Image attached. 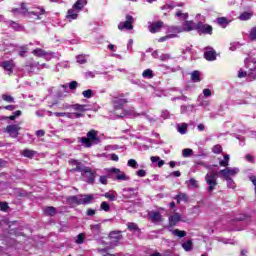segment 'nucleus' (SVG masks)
<instances>
[{
	"instance_id": "f257e3e1",
	"label": "nucleus",
	"mask_w": 256,
	"mask_h": 256,
	"mask_svg": "<svg viewBox=\"0 0 256 256\" xmlns=\"http://www.w3.org/2000/svg\"><path fill=\"white\" fill-rule=\"evenodd\" d=\"M129 101L125 98H120V97H114L112 100V105L114 107V114L116 117H127L129 115H133V110L131 109H125V105H127Z\"/></svg>"
},
{
	"instance_id": "f03ea898",
	"label": "nucleus",
	"mask_w": 256,
	"mask_h": 256,
	"mask_svg": "<svg viewBox=\"0 0 256 256\" xmlns=\"http://www.w3.org/2000/svg\"><path fill=\"white\" fill-rule=\"evenodd\" d=\"M78 139L85 149H91L93 145H99L101 143V138H99L98 132L95 129L88 131L86 137H80Z\"/></svg>"
},
{
	"instance_id": "7ed1b4c3",
	"label": "nucleus",
	"mask_w": 256,
	"mask_h": 256,
	"mask_svg": "<svg viewBox=\"0 0 256 256\" xmlns=\"http://www.w3.org/2000/svg\"><path fill=\"white\" fill-rule=\"evenodd\" d=\"M95 197L93 194H79L74 196H69L67 198L68 203H74L75 205H91Z\"/></svg>"
},
{
	"instance_id": "20e7f679",
	"label": "nucleus",
	"mask_w": 256,
	"mask_h": 256,
	"mask_svg": "<svg viewBox=\"0 0 256 256\" xmlns=\"http://www.w3.org/2000/svg\"><path fill=\"white\" fill-rule=\"evenodd\" d=\"M81 176L84 177L85 182L88 183V185L95 184V177H97V171L92 170L89 166H84Z\"/></svg>"
},
{
	"instance_id": "39448f33",
	"label": "nucleus",
	"mask_w": 256,
	"mask_h": 256,
	"mask_svg": "<svg viewBox=\"0 0 256 256\" xmlns=\"http://www.w3.org/2000/svg\"><path fill=\"white\" fill-rule=\"evenodd\" d=\"M194 29L199 35H213V26L203 22L196 23Z\"/></svg>"
},
{
	"instance_id": "423d86ee",
	"label": "nucleus",
	"mask_w": 256,
	"mask_h": 256,
	"mask_svg": "<svg viewBox=\"0 0 256 256\" xmlns=\"http://www.w3.org/2000/svg\"><path fill=\"white\" fill-rule=\"evenodd\" d=\"M19 131H21V126L19 124H11L4 129V133H8L12 139H17V137H19Z\"/></svg>"
},
{
	"instance_id": "0eeeda50",
	"label": "nucleus",
	"mask_w": 256,
	"mask_h": 256,
	"mask_svg": "<svg viewBox=\"0 0 256 256\" xmlns=\"http://www.w3.org/2000/svg\"><path fill=\"white\" fill-rule=\"evenodd\" d=\"M205 181L209 185L208 192L211 193L217 187V173L206 174Z\"/></svg>"
},
{
	"instance_id": "6e6552de",
	"label": "nucleus",
	"mask_w": 256,
	"mask_h": 256,
	"mask_svg": "<svg viewBox=\"0 0 256 256\" xmlns=\"http://www.w3.org/2000/svg\"><path fill=\"white\" fill-rule=\"evenodd\" d=\"M134 21H135V19L133 18V16L127 14L126 21L120 22L118 24L119 31H123V29H126L127 31L133 30V22Z\"/></svg>"
},
{
	"instance_id": "1a4fd4ad",
	"label": "nucleus",
	"mask_w": 256,
	"mask_h": 256,
	"mask_svg": "<svg viewBox=\"0 0 256 256\" xmlns=\"http://www.w3.org/2000/svg\"><path fill=\"white\" fill-rule=\"evenodd\" d=\"M69 165H71L70 173H81L85 166L82 164L81 161L76 159H70Z\"/></svg>"
},
{
	"instance_id": "9d476101",
	"label": "nucleus",
	"mask_w": 256,
	"mask_h": 256,
	"mask_svg": "<svg viewBox=\"0 0 256 256\" xmlns=\"http://www.w3.org/2000/svg\"><path fill=\"white\" fill-rule=\"evenodd\" d=\"M108 173H115L116 176L114 179H116V181H129V176L124 172H121V169L119 168H110L108 169Z\"/></svg>"
},
{
	"instance_id": "9b49d317",
	"label": "nucleus",
	"mask_w": 256,
	"mask_h": 256,
	"mask_svg": "<svg viewBox=\"0 0 256 256\" xmlns=\"http://www.w3.org/2000/svg\"><path fill=\"white\" fill-rule=\"evenodd\" d=\"M11 13H13V15H23L24 17H26L27 13H29L27 3L22 2L20 8H13L11 10Z\"/></svg>"
},
{
	"instance_id": "f8f14e48",
	"label": "nucleus",
	"mask_w": 256,
	"mask_h": 256,
	"mask_svg": "<svg viewBox=\"0 0 256 256\" xmlns=\"http://www.w3.org/2000/svg\"><path fill=\"white\" fill-rule=\"evenodd\" d=\"M0 67H2L4 71H7L8 75H12L13 69H15V62L13 60H6L1 62Z\"/></svg>"
},
{
	"instance_id": "ddd939ff",
	"label": "nucleus",
	"mask_w": 256,
	"mask_h": 256,
	"mask_svg": "<svg viewBox=\"0 0 256 256\" xmlns=\"http://www.w3.org/2000/svg\"><path fill=\"white\" fill-rule=\"evenodd\" d=\"M27 15L31 17V15H34L35 19L39 21L41 19V15H45V9L42 7H38L33 11H28Z\"/></svg>"
},
{
	"instance_id": "4468645a",
	"label": "nucleus",
	"mask_w": 256,
	"mask_h": 256,
	"mask_svg": "<svg viewBox=\"0 0 256 256\" xmlns=\"http://www.w3.org/2000/svg\"><path fill=\"white\" fill-rule=\"evenodd\" d=\"M168 221H169V227H175L177 223H180L181 221V214L177 212L174 213L173 215L169 216Z\"/></svg>"
},
{
	"instance_id": "2eb2a0df",
	"label": "nucleus",
	"mask_w": 256,
	"mask_h": 256,
	"mask_svg": "<svg viewBox=\"0 0 256 256\" xmlns=\"http://www.w3.org/2000/svg\"><path fill=\"white\" fill-rule=\"evenodd\" d=\"M163 29V21L154 22L149 26L150 33H159Z\"/></svg>"
},
{
	"instance_id": "dca6fc26",
	"label": "nucleus",
	"mask_w": 256,
	"mask_h": 256,
	"mask_svg": "<svg viewBox=\"0 0 256 256\" xmlns=\"http://www.w3.org/2000/svg\"><path fill=\"white\" fill-rule=\"evenodd\" d=\"M43 213L46 217H55V215H57V208L53 206H46L43 208Z\"/></svg>"
},
{
	"instance_id": "f3484780",
	"label": "nucleus",
	"mask_w": 256,
	"mask_h": 256,
	"mask_svg": "<svg viewBox=\"0 0 256 256\" xmlns=\"http://www.w3.org/2000/svg\"><path fill=\"white\" fill-rule=\"evenodd\" d=\"M85 107L86 105H83V104H72V105H65L64 109H73L74 111H80V113H85V111H87Z\"/></svg>"
},
{
	"instance_id": "a211bd4d",
	"label": "nucleus",
	"mask_w": 256,
	"mask_h": 256,
	"mask_svg": "<svg viewBox=\"0 0 256 256\" xmlns=\"http://www.w3.org/2000/svg\"><path fill=\"white\" fill-rule=\"evenodd\" d=\"M127 229L128 231H133L134 233L141 235V228H139V225H137L135 222H128Z\"/></svg>"
},
{
	"instance_id": "6ab92c4d",
	"label": "nucleus",
	"mask_w": 256,
	"mask_h": 256,
	"mask_svg": "<svg viewBox=\"0 0 256 256\" xmlns=\"http://www.w3.org/2000/svg\"><path fill=\"white\" fill-rule=\"evenodd\" d=\"M204 59H206V61H215L217 59V52H215V50L204 52Z\"/></svg>"
},
{
	"instance_id": "aec40b11",
	"label": "nucleus",
	"mask_w": 256,
	"mask_h": 256,
	"mask_svg": "<svg viewBox=\"0 0 256 256\" xmlns=\"http://www.w3.org/2000/svg\"><path fill=\"white\" fill-rule=\"evenodd\" d=\"M150 219L152 223H161L163 216H161L160 212L155 211L150 214Z\"/></svg>"
},
{
	"instance_id": "412c9836",
	"label": "nucleus",
	"mask_w": 256,
	"mask_h": 256,
	"mask_svg": "<svg viewBox=\"0 0 256 256\" xmlns=\"http://www.w3.org/2000/svg\"><path fill=\"white\" fill-rule=\"evenodd\" d=\"M36 154H37V152L35 150H31V149H24L22 151L23 157H27L28 159H33Z\"/></svg>"
},
{
	"instance_id": "4be33fe9",
	"label": "nucleus",
	"mask_w": 256,
	"mask_h": 256,
	"mask_svg": "<svg viewBox=\"0 0 256 256\" xmlns=\"http://www.w3.org/2000/svg\"><path fill=\"white\" fill-rule=\"evenodd\" d=\"M85 5H87V0H77L73 5V9H76L77 11H81V9L85 7Z\"/></svg>"
},
{
	"instance_id": "5701e85b",
	"label": "nucleus",
	"mask_w": 256,
	"mask_h": 256,
	"mask_svg": "<svg viewBox=\"0 0 256 256\" xmlns=\"http://www.w3.org/2000/svg\"><path fill=\"white\" fill-rule=\"evenodd\" d=\"M218 25H220V27H223V29H225V27H227L229 25V20L227 19V17H219L216 19Z\"/></svg>"
},
{
	"instance_id": "b1692460",
	"label": "nucleus",
	"mask_w": 256,
	"mask_h": 256,
	"mask_svg": "<svg viewBox=\"0 0 256 256\" xmlns=\"http://www.w3.org/2000/svg\"><path fill=\"white\" fill-rule=\"evenodd\" d=\"M32 53L35 55V57H47V51L41 48L34 49Z\"/></svg>"
},
{
	"instance_id": "393cba45",
	"label": "nucleus",
	"mask_w": 256,
	"mask_h": 256,
	"mask_svg": "<svg viewBox=\"0 0 256 256\" xmlns=\"http://www.w3.org/2000/svg\"><path fill=\"white\" fill-rule=\"evenodd\" d=\"M150 161L152 163H158V167L161 168L163 165H165V161L161 160L159 156H151Z\"/></svg>"
},
{
	"instance_id": "a878e982",
	"label": "nucleus",
	"mask_w": 256,
	"mask_h": 256,
	"mask_svg": "<svg viewBox=\"0 0 256 256\" xmlns=\"http://www.w3.org/2000/svg\"><path fill=\"white\" fill-rule=\"evenodd\" d=\"M191 81H193L194 83H199L201 82V76L198 70H195L192 72L191 74Z\"/></svg>"
},
{
	"instance_id": "bb28decb",
	"label": "nucleus",
	"mask_w": 256,
	"mask_h": 256,
	"mask_svg": "<svg viewBox=\"0 0 256 256\" xmlns=\"http://www.w3.org/2000/svg\"><path fill=\"white\" fill-rule=\"evenodd\" d=\"M66 17L69 19V21H73V20L77 19V17H79V14L75 13V10L69 9L67 11Z\"/></svg>"
},
{
	"instance_id": "cd10ccee",
	"label": "nucleus",
	"mask_w": 256,
	"mask_h": 256,
	"mask_svg": "<svg viewBox=\"0 0 256 256\" xmlns=\"http://www.w3.org/2000/svg\"><path fill=\"white\" fill-rule=\"evenodd\" d=\"M220 174L222 175V179L225 181H232L231 175L229 174V170H227V168L220 170Z\"/></svg>"
},
{
	"instance_id": "c85d7f7f",
	"label": "nucleus",
	"mask_w": 256,
	"mask_h": 256,
	"mask_svg": "<svg viewBox=\"0 0 256 256\" xmlns=\"http://www.w3.org/2000/svg\"><path fill=\"white\" fill-rule=\"evenodd\" d=\"M184 29L185 31H195V24L193 21H186L184 23Z\"/></svg>"
},
{
	"instance_id": "c756f323",
	"label": "nucleus",
	"mask_w": 256,
	"mask_h": 256,
	"mask_svg": "<svg viewBox=\"0 0 256 256\" xmlns=\"http://www.w3.org/2000/svg\"><path fill=\"white\" fill-rule=\"evenodd\" d=\"M172 234L175 235L176 237H180V239H182V237L187 236V232H185L184 230H179V229L173 230Z\"/></svg>"
},
{
	"instance_id": "7c9ffc66",
	"label": "nucleus",
	"mask_w": 256,
	"mask_h": 256,
	"mask_svg": "<svg viewBox=\"0 0 256 256\" xmlns=\"http://www.w3.org/2000/svg\"><path fill=\"white\" fill-rule=\"evenodd\" d=\"M184 251H191L193 249V241L187 240L185 243L182 244Z\"/></svg>"
},
{
	"instance_id": "2f4dec72",
	"label": "nucleus",
	"mask_w": 256,
	"mask_h": 256,
	"mask_svg": "<svg viewBox=\"0 0 256 256\" xmlns=\"http://www.w3.org/2000/svg\"><path fill=\"white\" fill-rule=\"evenodd\" d=\"M251 17H253V14H252V13L243 12V13L239 16V19H240V21H249V19H251Z\"/></svg>"
},
{
	"instance_id": "473e14b6",
	"label": "nucleus",
	"mask_w": 256,
	"mask_h": 256,
	"mask_svg": "<svg viewBox=\"0 0 256 256\" xmlns=\"http://www.w3.org/2000/svg\"><path fill=\"white\" fill-rule=\"evenodd\" d=\"M212 153L215 155H221V153H223V147H221L220 144L214 145L212 148Z\"/></svg>"
},
{
	"instance_id": "72a5a7b5",
	"label": "nucleus",
	"mask_w": 256,
	"mask_h": 256,
	"mask_svg": "<svg viewBox=\"0 0 256 256\" xmlns=\"http://www.w3.org/2000/svg\"><path fill=\"white\" fill-rule=\"evenodd\" d=\"M142 77H144V79H153V70L151 69L144 70L142 73Z\"/></svg>"
},
{
	"instance_id": "f704fd0d",
	"label": "nucleus",
	"mask_w": 256,
	"mask_h": 256,
	"mask_svg": "<svg viewBox=\"0 0 256 256\" xmlns=\"http://www.w3.org/2000/svg\"><path fill=\"white\" fill-rule=\"evenodd\" d=\"M220 167H229V154L224 155V159L219 162Z\"/></svg>"
},
{
	"instance_id": "c9c22d12",
	"label": "nucleus",
	"mask_w": 256,
	"mask_h": 256,
	"mask_svg": "<svg viewBox=\"0 0 256 256\" xmlns=\"http://www.w3.org/2000/svg\"><path fill=\"white\" fill-rule=\"evenodd\" d=\"M101 211H105L106 213H109L111 211V206L106 201H103L100 205Z\"/></svg>"
},
{
	"instance_id": "e433bc0d",
	"label": "nucleus",
	"mask_w": 256,
	"mask_h": 256,
	"mask_svg": "<svg viewBox=\"0 0 256 256\" xmlns=\"http://www.w3.org/2000/svg\"><path fill=\"white\" fill-rule=\"evenodd\" d=\"M21 110H17L13 113V115L7 116L5 119H9L10 121H15V119H17V117H21Z\"/></svg>"
},
{
	"instance_id": "4c0bfd02",
	"label": "nucleus",
	"mask_w": 256,
	"mask_h": 256,
	"mask_svg": "<svg viewBox=\"0 0 256 256\" xmlns=\"http://www.w3.org/2000/svg\"><path fill=\"white\" fill-rule=\"evenodd\" d=\"M39 65V62H35V60L33 58H30V60H28L26 62V67H30V69H33L35 67H37Z\"/></svg>"
},
{
	"instance_id": "58836bf2",
	"label": "nucleus",
	"mask_w": 256,
	"mask_h": 256,
	"mask_svg": "<svg viewBox=\"0 0 256 256\" xmlns=\"http://www.w3.org/2000/svg\"><path fill=\"white\" fill-rule=\"evenodd\" d=\"M9 26L14 29V31H19L21 29V25L13 20L9 21Z\"/></svg>"
},
{
	"instance_id": "ea45409f",
	"label": "nucleus",
	"mask_w": 256,
	"mask_h": 256,
	"mask_svg": "<svg viewBox=\"0 0 256 256\" xmlns=\"http://www.w3.org/2000/svg\"><path fill=\"white\" fill-rule=\"evenodd\" d=\"M2 99L3 101H6V103H15V98L11 95L3 94Z\"/></svg>"
},
{
	"instance_id": "a19ab883",
	"label": "nucleus",
	"mask_w": 256,
	"mask_h": 256,
	"mask_svg": "<svg viewBox=\"0 0 256 256\" xmlns=\"http://www.w3.org/2000/svg\"><path fill=\"white\" fill-rule=\"evenodd\" d=\"M187 127L188 125L186 123H183L181 126H178V131L181 135H185L187 133Z\"/></svg>"
},
{
	"instance_id": "79ce46f5",
	"label": "nucleus",
	"mask_w": 256,
	"mask_h": 256,
	"mask_svg": "<svg viewBox=\"0 0 256 256\" xmlns=\"http://www.w3.org/2000/svg\"><path fill=\"white\" fill-rule=\"evenodd\" d=\"M83 97H85L86 99H91V97H93V90L88 89V90H84L82 92Z\"/></svg>"
},
{
	"instance_id": "37998d69",
	"label": "nucleus",
	"mask_w": 256,
	"mask_h": 256,
	"mask_svg": "<svg viewBox=\"0 0 256 256\" xmlns=\"http://www.w3.org/2000/svg\"><path fill=\"white\" fill-rule=\"evenodd\" d=\"M29 51V47L27 45L21 46L20 51H19V56L20 57H25V54Z\"/></svg>"
},
{
	"instance_id": "c03bdc74",
	"label": "nucleus",
	"mask_w": 256,
	"mask_h": 256,
	"mask_svg": "<svg viewBox=\"0 0 256 256\" xmlns=\"http://www.w3.org/2000/svg\"><path fill=\"white\" fill-rule=\"evenodd\" d=\"M84 241H85V234L80 233V234L77 236V239H76L77 245L83 244Z\"/></svg>"
},
{
	"instance_id": "a18cd8bd",
	"label": "nucleus",
	"mask_w": 256,
	"mask_h": 256,
	"mask_svg": "<svg viewBox=\"0 0 256 256\" xmlns=\"http://www.w3.org/2000/svg\"><path fill=\"white\" fill-rule=\"evenodd\" d=\"M175 16L176 17H182L184 19V21H186V19L189 17V14L188 13H183V12H181V10H178L175 13Z\"/></svg>"
},
{
	"instance_id": "49530a36",
	"label": "nucleus",
	"mask_w": 256,
	"mask_h": 256,
	"mask_svg": "<svg viewBox=\"0 0 256 256\" xmlns=\"http://www.w3.org/2000/svg\"><path fill=\"white\" fill-rule=\"evenodd\" d=\"M193 155V149L186 148L183 150V157H191Z\"/></svg>"
},
{
	"instance_id": "de8ad7c7",
	"label": "nucleus",
	"mask_w": 256,
	"mask_h": 256,
	"mask_svg": "<svg viewBox=\"0 0 256 256\" xmlns=\"http://www.w3.org/2000/svg\"><path fill=\"white\" fill-rule=\"evenodd\" d=\"M226 169L228 170L230 177H233L237 175V173H239V169L237 168H226Z\"/></svg>"
},
{
	"instance_id": "09e8293b",
	"label": "nucleus",
	"mask_w": 256,
	"mask_h": 256,
	"mask_svg": "<svg viewBox=\"0 0 256 256\" xmlns=\"http://www.w3.org/2000/svg\"><path fill=\"white\" fill-rule=\"evenodd\" d=\"M249 37L251 41H256V26L251 29Z\"/></svg>"
},
{
	"instance_id": "8fccbe9b",
	"label": "nucleus",
	"mask_w": 256,
	"mask_h": 256,
	"mask_svg": "<svg viewBox=\"0 0 256 256\" xmlns=\"http://www.w3.org/2000/svg\"><path fill=\"white\" fill-rule=\"evenodd\" d=\"M7 209H9V204L7 202H0V210L5 213L7 212Z\"/></svg>"
},
{
	"instance_id": "3c124183",
	"label": "nucleus",
	"mask_w": 256,
	"mask_h": 256,
	"mask_svg": "<svg viewBox=\"0 0 256 256\" xmlns=\"http://www.w3.org/2000/svg\"><path fill=\"white\" fill-rule=\"evenodd\" d=\"M104 197H105L106 199H109V201H115V199H116L115 194L109 193V192H106V193L104 194Z\"/></svg>"
},
{
	"instance_id": "603ef678",
	"label": "nucleus",
	"mask_w": 256,
	"mask_h": 256,
	"mask_svg": "<svg viewBox=\"0 0 256 256\" xmlns=\"http://www.w3.org/2000/svg\"><path fill=\"white\" fill-rule=\"evenodd\" d=\"M55 117H71V113H65V112H55Z\"/></svg>"
},
{
	"instance_id": "864d4df0",
	"label": "nucleus",
	"mask_w": 256,
	"mask_h": 256,
	"mask_svg": "<svg viewBox=\"0 0 256 256\" xmlns=\"http://www.w3.org/2000/svg\"><path fill=\"white\" fill-rule=\"evenodd\" d=\"M177 195H178V197L180 198L181 201H184L185 203H187L189 201V198L187 197V194L180 192Z\"/></svg>"
},
{
	"instance_id": "5fc2aeb1",
	"label": "nucleus",
	"mask_w": 256,
	"mask_h": 256,
	"mask_svg": "<svg viewBox=\"0 0 256 256\" xmlns=\"http://www.w3.org/2000/svg\"><path fill=\"white\" fill-rule=\"evenodd\" d=\"M77 87H79V83H78L77 81H72V82H70V84H69V89H70L71 91H74V89H77Z\"/></svg>"
},
{
	"instance_id": "6e6d98bb",
	"label": "nucleus",
	"mask_w": 256,
	"mask_h": 256,
	"mask_svg": "<svg viewBox=\"0 0 256 256\" xmlns=\"http://www.w3.org/2000/svg\"><path fill=\"white\" fill-rule=\"evenodd\" d=\"M96 213H97V211H96L95 209H92V208H88V209L86 210V215H87L88 217H93Z\"/></svg>"
},
{
	"instance_id": "4d7b16f0",
	"label": "nucleus",
	"mask_w": 256,
	"mask_h": 256,
	"mask_svg": "<svg viewBox=\"0 0 256 256\" xmlns=\"http://www.w3.org/2000/svg\"><path fill=\"white\" fill-rule=\"evenodd\" d=\"M128 167L135 169L137 167V161L135 159L128 160Z\"/></svg>"
},
{
	"instance_id": "13d9d810",
	"label": "nucleus",
	"mask_w": 256,
	"mask_h": 256,
	"mask_svg": "<svg viewBox=\"0 0 256 256\" xmlns=\"http://www.w3.org/2000/svg\"><path fill=\"white\" fill-rule=\"evenodd\" d=\"M136 175H137L138 177H145V176L147 175V172H146L145 170H143V169H140V170H138V171L136 172Z\"/></svg>"
},
{
	"instance_id": "bf43d9fd",
	"label": "nucleus",
	"mask_w": 256,
	"mask_h": 256,
	"mask_svg": "<svg viewBox=\"0 0 256 256\" xmlns=\"http://www.w3.org/2000/svg\"><path fill=\"white\" fill-rule=\"evenodd\" d=\"M245 159H247V161H248L249 163H255V157H253V155H251V154H247V155L245 156Z\"/></svg>"
},
{
	"instance_id": "052dcab7",
	"label": "nucleus",
	"mask_w": 256,
	"mask_h": 256,
	"mask_svg": "<svg viewBox=\"0 0 256 256\" xmlns=\"http://www.w3.org/2000/svg\"><path fill=\"white\" fill-rule=\"evenodd\" d=\"M189 183L192 187H199V183L197 182V180H195L194 178H191L189 180Z\"/></svg>"
},
{
	"instance_id": "680f3d73",
	"label": "nucleus",
	"mask_w": 256,
	"mask_h": 256,
	"mask_svg": "<svg viewBox=\"0 0 256 256\" xmlns=\"http://www.w3.org/2000/svg\"><path fill=\"white\" fill-rule=\"evenodd\" d=\"M4 109H6V111H15L17 109V106L7 105V106H4Z\"/></svg>"
},
{
	"instance_id": "e2e57ef3",
	"label": "nucleus",
	"mask_w": 256,
	"mask_h": 256,
	"mask_svg": "<svg viewBox=\"0 0 256 256\" xmlns=\"http://www.w3.org/2000/svg\"><path fill=\"white\" fill-rule=\"evenodd\" d=\"M204 97H211V89L206 88L203 90Z\"/></svg>"
},
{
	"instance_id": "0e129e2a",
	"label": "nucleus",
	"mask_w": 256,
	"mask_h": 256,
	"mask_svg": "<svg viewBox=\"0 0 256 256\" xmlns=\"http://www.w3.org/2000/svg\"><path fill=\"white\" fill-rule=\"evenodd\" d=\"M238 77L239 79H243V77H247V72H244L243 70H239Z\"/></svg>"
},
{
	"instance_id": "69168bd1",
	"label": "nucleus",
	"mask_w": 256,
	"mask_h": 256,
	"mask_svg": "<svg viewBox=\"0 0 256 256\" xmlns=\"http://www.w3.org/2000/svg\"><path fill=\"white\" fill-rule=\"evenodd\" d=\"M100 183L102 185H107V176H100Z\"/></svg>"
},
{
	"instance_id": "338daca9",
	"label": "nucleus",
	"mask_w": 256,
	"mask_h": 256,
	"mask_svg": "<svg viewBox=\"0 0 256 256\" xmlns=\"http://www.w3.org/2000/svg\"><path fill=\"white\" fill-rule=\"evenodd\" d=\"M36 135L38 137H45V130H38V131H36Z\"/></svg>"
},
{
	"instance_id": "774afa93",
	"label": "nucleus",
	"mask_w": 256,
	"mask_h": 256,
	"mask_svg": "<svg viewBox=\"0 0 256 256\" xmlns=\"http://www.w3.org/2000/svg\"><path fill=\"white\" fill-rule=\"evenodd\" d=\"M249 180L253 183V185L256 187V177L250 176Z\"/></svg>"
}]
</instances>
